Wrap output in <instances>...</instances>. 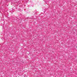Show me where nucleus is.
<instances>
[{
    "mask_svg": "<svg viewBox=\"0 0 77 77\" xmlns=\"http://www.w3.org/2000/svg\"><path fill=\"white\" fill-rule=\"evenodd\" d=\"M6 12V13H7V12Z\"/></svg>",
    "mask_w": 77,
    "mask_h": 77,
    "instance_id": "f03ea898",
    "label": "nucleus"
},
{
    "mask_svg": "<svg viewBox=\"0 0 77 77\" xmlns=\"http://www.w3.org/2000/svg\"><path fill=\"white\" fill-rule=\"evenodd\" d=\"M1 11H0V12Z\"/></svg>",
    "mask_w": 77,
    "mask_h": 77,
    "instance_id": "f257e3e1",
    "label": "nucleus"
}]
</instances>
